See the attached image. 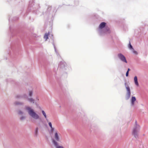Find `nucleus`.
Instances as JSON below:
<instances>
[{"label":"nucleus","instance_id":"1","mask_svg":"<svg viewBox=\"0 0 148 148\" xmlns=\"http://www.w3.org/2000/svg\"><path fill=\"white\" fill-rule=\"evenodd\" d=\"M26 109L28 111L29 114L33 118L37 119L39 118V116L33 110L29 107H26Z\"/></svg>","mask_w":148,"mask_h":148},{"label":"nucleus","instance_id":"2","mask_svg":"<svg viewBox=\"0 0 148 148\" xmlns=\"http://www.w3.org/2000/svg\"><path fill=\"white\" fill-rule=\"evenodd\" d=\"M125 87L127 90V92L125 96V98L127 99H128L130 96L131 95V91L130 88L127 85V83H125Z\"/></svg>","mask_w":148,"mask_h":148},{"label":"nucleus","instance_id":"3","mask_svg":"<svg viewBox=\"0 0 148 148\" xmlns=\"http://www.w3.org/2000/svg\"><path fill=\"white\" fill-rule=\"evenodd\" d=\"M140 129V127L139 125H136L135 127L133 128L132 134L136 137L137 135L138 132Z\"/></svg>","mask_w":148,"mask_h":148},{"label":"nucleus","instance_id":"4","mask_svg":"<svg viewBox=\"0 0 148 148\" xmlns=\"http://www.w3.org/2000/svg\"><path fill=\"white\" fill-rule=\"evenodd\" d=\"M118 58L121 60L122 61L125 62L126 63H127V62L126 60V58L125 56L121 53H119L118 54Z\"/></svg>","mask_w":148,"mask_h":148},{"label":"nucleus","instance_id":"5","mask_svg":"<svg viewBox=\"0 0 148 148\" xmlns=\"http://www.w3.org/2000/svg\"><path fill=\"white\" fill-rule=\"evenodd\" d=\"M53 142L56 148H64L63 146L59 145L58 143L54 140H53Z\"/></svg>","mask_w":148,"mask_h":148},{"label":"nucleus","instance_id":"6","mask_svg":"<svg viewBox=\"0 0 148 148\" xmlns=\"http://www.w3.org/2000/svg\"><path fill=\"white\" fill-rule=\"evenodd\" d=\"M136 99L135 97H132L131 100V105L132 106H133L134 105V102L136 101Z\"/></svg>","mask_w":148,"mask_h":148},{"label":"nucleus","instance_id":"7","mask_svg":"<svg viewBox=\"0 0 148 148\" xmlns=\"http://www.w3.org/2000/svg\"><path fill=\"white\" fill-rule=\"evenodd\" d=\"M134 83L137 86H139V84L138 83V79L137 77L136 76H135L134 77Z\"/></svg>","mask_w":148,"mask_h":148},{"label":"nucleus","instance_id":"8","mask_svg":"<svg viewBox=\"0 0 148 148\" xmlns=\"http://www.w3.org/2000/svg\"><path fill=\"white\" fill-rule=\"evenodd\" d=\"M106 24V23L105 22H102L99 25V27L100 29L103 28L105 27Z\"/></svg>","mask_w":148,"mask_h":148},{"label":"nucleus","instance_id":"9","mask_svg":"<svg viewBox=\"0 0 148 148\" xmlns=\"http://www.w3.org/2000/svg\"><path fill=\"white\" fill-rule=\"evenodd\" d=\"M49 35V33L48 32V33H45L44 36V38L45 39V41H46L48 38V36Z\"/></svg>","mask_w":148,"mask_h":148},{"label":"nucleus","instance_id":"10","mask_svg":"<svg viewBox=\"0 0 148 148\" xmlns=\"http://www.w3.org/2000/svg\"><path fill=\"white\" fill-rule=\"evenodd\" d=\"M55 138L56 140L58 141H59V137L58 135V134L57 132H56L55 134Z\"/></svg>","mask_w":148,"mask_h":148},{"label":"nucleus","instance_id":"11","mask_svg":"<svg viewBox=\"0 0 148 148\" xmlns=\"http://www.w3.org/2000/svg\"><path fill=\"white\" fill-rule=\"evenodd\" d=\"M28 100L30 102L32 103H34V100L33 99H29Z\"/></svg>","mask_w":148,"mask_h":148},{"label":"nucleus","instance_id":"12","mask_svg":"<svg viewBox=\"0 0 148 148\" xmlns=\"http://www.w3.org/2000/svg\"><path fill=\"white\" fill-rule=\"evenodd\" d=\"M42 114L44 115V116H45V117L46 118L47 117H46V115L45 112H44V111L42 110Z\"/></svg>","mask_w":148,"mask_h":148},{"label":"nucleus","instance_id":"13","mask_svg":"<svg viewBox=\"0 0 148 148\" xmlns=\"http://www.w3.org/2000/svg\"><path fill=\"white\" fill-rule=\"evenodd\" d=\"M129 48L130 49H133V48L132 47V45H131V44H130V43H129Z\"/></svg>","mask_w":148,"mask_h":148},{"label":"nucleus","instance_id":"14","mask_svg":"<svg viewBox=\"0 0 148 148\" xmlns=\"http://www.w3.org/2000/svg\"><path fill=\"white\" fill-rule=\"evenodd\" d=\"M132 50L133 52L134 53L136 54H137V52L136 51H135L134 49H132Z\"/></svg>","mask_w":148,"mask_h":148},{"label":"nucleus","instance_id":"15","mask_svg":"<svg viewBox=\"0 0 148 148\" xmlns=\"http://www.w3.org/2000/svg\"><path fill=\"white\" fill-rule=\"evenodd\" d=\"M49 125L51 128H52V124L51 122H50L49 123Z\"/></svg>","mask_w":148,"mask_h":148},{"label":"nucleus","instance_id":"16","mask_svg":"<svg viewBox=\"0 0 148 148\" xmlns=\"http://www.w3.org/2000/svg\"><path fill=\"white\" fill-rule=\"evenodd\" d=\"M32 91H30L29 92V95L30 96H31L32 95Z\"/></svg>","mask_w":148,"mask_h":148},{"label":"nucleus","instance_id":"17","mask_svg":"<svg viewBox=\"0 0 148 148\" xmlns=\"http://www.w3.org/2000/svg\"><path fill=\"white\" fill-rule=\"evenodd\" d=\"M129 72L128 71H127L126 74V77H127L128 76Z\"/></svg>","mask_w":148,"mask_h":148},{"label":"nucleus","instance_id":"18","mask_svg":"<svg viewBox=\"0 0 148 148\" xmlns=\"http://www.w3.org/2000/svg\"><path fill=\"white\" fill-rule=\"evenodd\" d=\"M18 113L19 114H22L23 113V112L21 111H20L18 112Z\"/></svg>","mask_w":148,"mask_h":148},{"label":"nucleus","instance_id":"19","mask_svg":"<svg viewBox=\"0 0 148 148\" xmlns=\"http://www.w3.org/2000/svg\"><path fill=\"white\" fill-rule=\"evenodd\" d=\"M51 128V130L52 132H53V131L54 130V128L52 127V128Z\"/></svg>","mask_w":148,"mask_h":148},{"label":"nucleus","instance_id":"20","mask_svg":"<svg viewBox=\"0 0 148 148\" xmlns=\"http://www.w3.org/2000/svg\"><path fill=\"white\" fill-rule=\"evenodd\" d=\"M24 118H25V117H22L21 118V120H23V119Z\"/></svg>","mask_w":148,"mask_h":148},{"label":"nucleus","instance_id":"21","mask_svg":"<svg viewBox=\"0 0 148 148\" xmlns=\"http://www.w3.org/2000/svg\"><path fill=\"white\" fill-rule=\"evenodd\" d=\"M38 130V128H36V133L37 132Z\"/></svg>","mask_w":148,"mask_h":148},{"label":"nucleus","instance_id":"22","mask_svg":"<svg viewBox=\"0 0 148 148\" xmlns=\"http://www.w3.org/2000/svg\"><path fill=\"white\" fill-rule=\"evenodd\" d=\"M130 70V69H129H129H128V70H127V71H128V72H129V71Z\"/></svg>","mask_w":148,"mask_h":148},{"label":"nucleus","instance_id":"23","mask_svg":"<svg viewBox=\"0 0 148 148\" xmlns=\"http://www.w3.org/2000/svg\"><path fill=\"white\" fill-rule=\"evenodd\" d=\"M18 104V103H16V104Z\"/></svg>","mask_w":148,"mask_h":148}]
</instances>
